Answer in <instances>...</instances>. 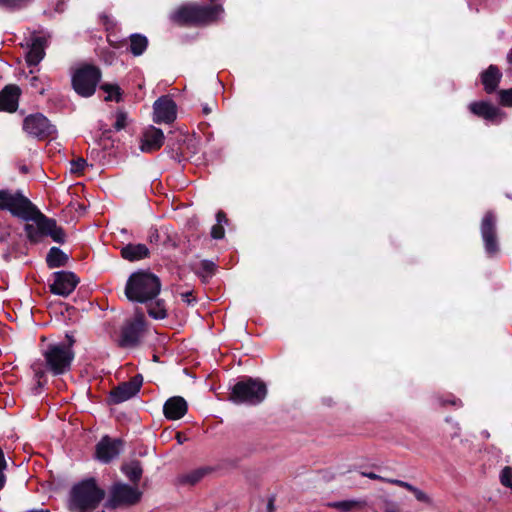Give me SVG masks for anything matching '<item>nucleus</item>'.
Wrapping results in <instances>:
<instances>
[{
    "label": "nucleus",
    "instance_id": "1",
    "mask_svg": "<svg viewBox=\"0 0 512 512\" xmlns=\"http://www.w3.org/2000/svg\"><path fill=\"white\" fill-rule=\"evenodd\" d=\"M104 497V490L97 486L95 480H84L72 487L68 509L71 512H90L98 507Z\"/></svg>",
    "mask_w": 512,
    "mask_h": 512
},
{
    "label": "nucleus",
    "instance_id": "2",
    "mask_svg": "<svg viewBox=\"0 0 512 512\" xmlns=\"http://www.w3.org/2000/svg\"><path fill=\"white\" fill-rule=\"evenodd\" d=\"M161 290L159 278L148 271H137L127 280L125 295L130 301L146 303L154 299Z\"/></svg>",
    "mask_w": 512,
    "mask_h": 512
},
{
    "label": "nucleus",
    "instance_id": "3",
    "mask_svg": "<svg viewBox=\"0 0 512 512\" xmlns=\"http://www.w3.org/2000/svg\"><path fill=\"white\" fill-rule=\"evenodd\" d=\"M24 219L31 221L25 227L27 235L31 240L37 241L40 236L48 235L58 243L64 242L65 237L62 229L57 227L54 220L45 217L39 212L35 206H33L31 212Z\"/></svg>",
    "mask_w": 512,
    "mask_h": 512
},
{
    "label": "nucleus",
    "instance_id": "4",
    "mask_svg": "<svg viewBox=\"0 0 512 512\" xmlns=\"http://www.w3.org/2000/svg\"><path fill=\"white\" fill-rule=\"evenodd\" d=\"M267 395L266 385L253 378L236 383L229 399L236 404L256 405L261 403Z\"/></svg>",
    "mask_w": 512,
    "mask_h": 512
},
{
    "label": "nucleus",
    "instance_id": "5",
    "mask_svg": "<svg viewBox=\"0 0 512 512\" xmlns=\"http://www.w3.org/2000/svg\"><path fill=\"white\" fill-rule=\"evenodd\" d=\"M70 343L51 344L43 352L45 363L53 374H63L69 370L74 359V352Z\"/></svg>",
    "mask_w": 512,
    "mask_h": 512
},
{
    "label": "nucleus",
    "instance_id": "6",
    "mask_svg": "<svg viewBox=\"0 0 512 512\" xmlns=\"http://www.w3.org/2000/svg\"><path fill=\"white\" fill-rule=\"evenodd\" d=\"M101 73L98 68L84 65L78 68L72 76V85L77 94L89 97L94 94Z\"/></svg>",
    "mask_w": 512,
    "mask_h": 512
},
{
    "label": "nucleus",
    "instance_id": "7",
    "mask_svg": "<svg viewBox=\"0 0 512 512\" xmlns=\"http://www.w3.org/2000/svg\"><path fill=\"white\" fill-rule=\"evenodd\" d=\"M223 13L220 5L212 7H202L198 5H189L182 7L178 13V19L184 22L196 24H205L218 19Z\"/></svg>",
    "mask_w": 512,
    "mask_h": 512
},
{
    "label": "nucleus",
    "instance_id": "8",
    "mask_svg": "<svg viewBox=\"0 0 512 512\" xmlns=\"http://www.w3.org/2000/svg\"><path fill=\"white\" fill-rule=\"evenodd\" d=\"M33 204L24 196L19 193H12L7 190H0V207L1 209H7L12 214L25 218L31 209Z\"/></svg>",
    "mask_w": 512,
    "mask_h": 512
},
{
    "label": "nucleus",
    "instance_id": "9",
    "mask_svg": "<svg viewBox=\"0 0 512 512\" xmlns=\"http://www.w3.org/2000/svg\"><path fill=\"white\" fill-rule=\"evenodd\" d=\"M53 277L50 290L53 294L63 297L70 295L79 283L78 277L70 271L55 272Z\"/></svg>",
    "mask_w": 512,
    "mask_h": 512
},
{
    "label": "nucleus",
    "instance_id": "10",
    "mask_svg": "<svg viewBox=\"0 0 512 512\" xmlns=\"http://www.w3.org/2000/svg\"><path fill=\"white\" fill-rule=\"evenodd\" d=\"M153 110V120L156 123H171L176 119V104L167 96L156 100Z\"/></svg>",
    "mask_w": 512,
    "mask_h": 512
},
{
    "label": "nucleus",
    "instance_id": "11",
    "mask_svg": "<svg viewBox=\"0 0 512 512\" xmlns=\"http://www.w3.org/2000/svg\"><path fill=\"white\" fill-rule=\"evenodd\" d=\"M24 130L35 137H45L53 133L54 127L43 115H31L25 118L23 124Z\"/></svg>",
    "mask_w": 512,
    "mask_h": 512
},
{
    "label": "nucleus",
    "instance_id": "12",
    "mask_svg": "<svg viewBox=\"0 0 512 512\" xmlns=\"http://www.w3.org/2000/svg\"><path fill=\"white\" fill-rule=\"evenodd\" d=\"M111 493L113 506L135 504L141 497V492L137 488L125 484H116Z\"/></svg>",
    "mask_w": 512,
    "mask_h": 512
},
{
    "label": "nucleus",
    "instance_id": "13",
    "mask_svg": "<svg viewBox=\"0 0 512 512\" xmlns=\"http://www.w3.org/2000/svg\"><path fill=\"white\" fill-rule=\"evenodd\" d=\"M469 110L478 117H481L495 124H499L505 117L503 111L491 103L485 101L470 103Z\"/></svg>",
    "mask_w": 512,
    "mask_h": 512
},
{
    "label": "nucleus",
    "instance_id": "14",
    "mask_svg": "<svg viewBox=\"0 0 512 512\" xmlns=\"http://www.w3.org/2000/svg\"><path fill=\"white\" fill-rule=\"evenodd\" d=\"M144 329V315L136 314L134 319L123 328L121 344L123 346L135 345Z\"/></svg>",
    "mask_w": 512,
    "mask_h": 512
},
{
    "label": "nucleus",
    "instance_id": "15",
    "mask_svg": "<svg viewBox=\"0 0 512 512\" xmlns=\"http://www.w3.org/2000/svg\"><path fill=\"white\" fill-rule=\"evenodd\" d=\"M141 385V377H135L131 381L119 385L111 392V401L114 403H121L130 399L138 393Z\"/></svg>",
    "mask_w": 512,
    "mask_h": 512
},
{
    "label": "nucleus",
    "instance_id": "16",
    "mask_svg": "<svg viewBox=\"0 0 512 512\" xmlns=\"http://www.w3.org/2000/svg\"><path fill=\"white\" fill-rule=\"evenodd\" d=\"M122 442L120 440H112L109 437H104L96 447V457L98 460L107 463L121 451Z\"/></svg>",
    "mask_w": 512,
    "mask_h": 512
},
{
    "label": "nucleus",
    "instance_id": "17",
    "mask_svg": "<svg viewBox=\"0 0 512 512\" xmlns=\"http://www.w3.org/2000/svg\"><path fill=\"white\" fill-rule=\"evenodd\" d=\"M164 143V134L161 129L149 127L143 134L140 149L142 152H153L158 150Z\"/></svg>",
    "mask_w": 512,
    "mask_h": 512
},
{
    "label": "nucleus",
    "instance_id": "18",
    "mask_svg": "<svg viewBox=\"0 0 512 512\" xmlns=\"http://www.w3.org/2000/svg\"><path fill=\"white\" fill-rule=\"evenodd\" d=\"M187 402L180 396L169 398L163 407L164 415L169 420H178L187 412Z\"/></svg>",
    "mask_w": 512,
    "mask_h": 512
},
{
    "label": "nucleus",
    "instance_id": "19",
    "mask_svg": "<svg viewBox=\"0 0 512 512\" xmlns=\"http://www.w3.org/2000/svg\"><path fill=\"white\" fill-rule=\"evenodd\" d=\"M21 90L16 85H8L0 92V110L13 112L18 107Z\"/></svg>",
    "mask_w": 512,
    "mask_h": 512
},
{
    "label": "nucleus",
    "instance_id": "20",
    "mask_svg": "<svg viewBox=\"0 0 512 512\" xmlns=\"http://www.w3.org/2000/svg\"><path fill=\"white\" fill-rule=\"evenodd\" d=\"M495 218L488 213L482 220L481 232L485 242L487 252L494 253L497 251V243L494 234Z\"/></svg>",
    "mask_w": 512,
    "mask_h": 512
},
{
    "label": "nucleus",
    "instance_id": "21",
    "mask_svg": "<svg viewBox=\"0 0 512 512\" xmlns=\"http://www.w3.org/2000/svg\"><path fill=\"white\" fill-rule=\"evenodd\" d=\"M501 77L502 74L496 66H489L488 69L481 74L485 91L488 93L493 92L497 88Z\"/></svg>",
    "mask_w": 512,
    "mask_h": 512
},
{
    "label": "nucleus",
    "instance_id": "22",
    "mask_svg": "<svg viewBox=\"0 0 512 512\" xmlns=\"http://www.w3.org/2000/svg\"><path fill=\"white\" fill-rule=\"evenodd\" d=\"M45 41L42 38H36L32 42L26 55V61L29 65H37L45 55Z\"/></svg>",
    "mask_w": 512,
    "mask_h": 512
},
{
    "label": "nucleus",
    "instance_id": "23",
    "mask_svg": "<svg viewBox=\"0 0 512 512\" xmlns=\"http://www.w3.org/2000/svg\"><path fill=\"white\" fill-rule=\"evenodd\" d=\"M121 253L125 259L136 261L147 257L149 250L144 244H130L123 247Z\"/></svg>",
    "mask_w": 512,
    "mask_h": 512
},
{
    "label": "nucleus",
    "instance_id": "24",
    "mask_svg": "<svg viewBox=\"0 0 512 512\" xmlns=\"http://www.w3.org/2000/svg\"><path fill=\"white\" fill-rule=\"evenodd\" d=\"M67 255L57 247H52L47 255L46 261L50 268L60 267L66 264Z\"/></svg>",
    "mask_w": 512,
    "mask_h": 512
},
{
    "label": "nucleus",
    "instance_id": "25",
    "mask_svg": "<svg viewBox=\"0 0 512 512\" xmlns=\"http://www.w3.org/2000/svg\"><path fill=\"white\" fill-rule=\"evenodd\" d=\"M130 50L135 56L141 55L147 48L148 40L145 36L134 34L130 38Z\"/></svg>",
    "mask_w": 512,
    "mask_h": 512
},
{
    "label": "nucleus",
    "instance_id": "26",
    "mask_svg": "<svg viewBox=\"0 0 512 512\" xmlns=\"http://www.w3.org/2000/svg\"><path fill=\"white\" fill-rule=\"evenodd\" d=\"M147 312L150 317L154 319H164L167 316V310L164 305V302L161 300H157L156 302H152L148 305Z\"/></svg>",
    "mask_w": 512,
    "mask_h": 512
},
{
    "label": "nucleus",
    "instance_id": "27",
    "mask_svg": "<svg viewBox=\"0 0 512 512\" xmlns=\"http://www.w3.org/2000/svg\"><path fill=\"white\" fill-rule=\"evenodd\" d=\"M329 506L338 509L341 512H348L352 509L361 508L364 506V502L358 500H344L330 503Z\"/></svg>",
    "mask_w": 512,
    "mask_h": 512
},
{
    "label": "nucleus",
    "instance_id": "28",
    "mask_svg": "<svg viewBox=\"0 0 512 512\" xmlns=\"http://www.w3.org/2000/svg\"><path fill=\"white\" fill-rule=\"evenodd\" d=\"M123 472L132 481H138L142 475V468L136 462L127 464L123 467Z\"/></svg>",
    "mask_w": 512,
    "mask_h": 512
},
{
    "label": "nucleus",
    "instance_id": "29",
    "mask_svg": "<svg viewBox=\"0 0 512 512\" xmlns=\"http://www.w3.org/2000/svg\"><path fill=\"white\" fill-rule=\"evenodd\" d=\"M102 89L107 93V96H105L106 101L120 100V92L118 86L105 84L102 86Z\"/></svg>",
    "mask_w": 512,
    "mask_h": 512
},
{
    "label": "nucleus",
    "instance_id": "30",
    "mask_svg": "<svg viewBox=\"0 0 512 512\" xmlns=\"http://www.w3.org/2000/svg\"><path fill=\"white\" fill-rule=\"evenodd\" d=\"M500 483L512 490V468L509 466L504 467L500 472Z\"/></svg>",
    "mask_w": 512,
    "mask_h": 512
},
{
    "label": "nucleus",
    "instance_id": "31",
    "mask_svg": "<svg viewBox=\"0 0 512 512\" xmlns=\"http://www.w3.org/2000/svg\"><path fill=\"white\" fill-rule=\"evenodd\" d=\"M87 166V162L83 158H77L70 163V172L74 175H80Z\"/></svg>",
    "mask_w": 512,
    "mask_h": 512
},
{
    "label": "nucleus",
    "instance_id": "32",
    "mask_svg": "<svg viewBox=\"0 0 512 512\" xmlns=\"http://www.w3.org/2000/svg\"><path fill=\"white\" fill-rule=\"evenodd\" d=\"M500 103L503 106L512 107V88L499 92Z\"/></svg>",
    "mask_w": 512,
    "mask_h": 512
},
{
    "label": "nucleus",
    "instance_id": "33",
    "mask_svg": "<svg viewBox=\"0 0 512 512\" xmlns=\"http://www.w3.org/2000/svg\"><path fill=\"white\" fill-rule=\"evenodd\" d=\"M127 122V116L123 112H118L116 115V121L114 127L116 130H121L125 128Z\"/></svg>",
    "mask_w": 512,
    "mask_h": 512
},
{
    "label": "nucleus",
    "instance_id": "34",
    "mask_svg": "<svg viewBox=\"0 0 512 512\" xmlns=\"http://www.w3.org/2000/svg\"><path fill=\"white\" fill-rule=\"evenodd\" d=\"M206 473V469H198L187 475V480L191 483L198 482Z\"/></svg>",
    "mask_w": 512,
    "mask_h": 512
},
{
    "label": "nucleus",
    "instance_id": "35",
    "mask_svg": "<svg viewBox=\"0 0 512 512\" xmlns=\"http://www.w3.org/2000/svg\"><path fill=\"white\" fill-rule=\"evenodd\" d=\"M410 491L414 494L417 500L421 502H429V497L422 490L413 486Z\"/></svg>",
    "mask_w": 512,
    "mask_h": 512
},
{
    "label": "nucleus",
    "instance_id": "36",
    "mask_svg": "<svg viewBox=\"0 0 512 512\" xmlns=\"http://www.w3.org/2000/svg\"><path fill=\"white\" fill-rule=\"evenodd\" d=\"M211 235L214 239H221L224 236V229L221 224H216L211 229Z\"/></svg>",
    "mask_w": 512,
    "mask_h": 512
},
{
    "label": "nucleus",
    "instance_id": "37",
    "mask_svg": "<svg viewBox=\"0 0 512 512\" xmlns=\"http://www.w3.org/2000/svg\"><path fill=\"white\" fill-rule=\"evenodd\" d=\"M387 482L392 483V484H395V485H398V486H400V487H403V488H405V489H407V490H409V491H410V490L412 489V487H413L411 484H409V483H407V482H404V481H401V480H396V479H389V480H387Z\"/></svg>",
    "mask_w": 512,
    "mask_h": 512
},
{
    "label": "nucleus",
    "instance_id": "38",
    "mask_svg": "<svg viewBox=\"0 0 512 512\" xmlns=\"http://www.w3.org/2000/svg\"><path fill=\"white\" fill-rule=\"evenodd\" d=\"M182 300L186 302L187 304H190L193 301L192 293L191 292H185L181 294Z\"/></svg>",
    "mask_w": 512,
    "mask_h": 512
},
{
    "label": "nucleus",
    "instance_id": "39",
    "mask_svg": "<svg viewBox=\"0 0 512 512\" xmlns=\"http://www.w3.org/2000/svg\"><path fill=\"white\" fill-rule=\"evenodd\" d=\"M23 0H0V4L7 6H14L22 2Z\"/></svg>",
    "mask_w": 512,
    "mask_h": 512
},
{
    "label": "nucleus",
    "instance_id": "40",
    "mask_svg": "<svg viewBox=\"0 0 512 512\" xmlns=\"http://www.w3.org/2000/svg\"><path fill=\"white\" fill-rule=\"evenodd\" d=\"M5 469H6V467L0 466V489H2L4 487V484H5V481H6L5 475L3 473V471Z\"/></svg>",
    "mask_w": 512,
    "mask_h": 512
},
{
    "label": "nucleus",
    "instance_id": "41",
    "mask_svg": "<svg viewBox=\"0 0 512 512\" xmlns=\"http://www.w3.org/2000/svg\"><path fill=\"white\" fill-rule=\"evenodd\" d=\"M217 224H222V222H226V217L223 212H218L217 214Z\"/></svg>",
    "mask_w": 512,
    "mask_h": 512
},
{
    "label": "nucleus",
    "instance_id": "42",
    "mask_svg": "<svg viewBox=\"0 0 512 512\" xmlns=\"http://www.w3.org/2000/svg\"><path fill=\"white\" fill-rule=\"evenodd\" d=\"M365 476H367L370 479H382L379 475H377L375 473H367V474H365Z\"/></svg>",
    "mask_w": 512,
    "mask_h": 512
},
{
    "label": "nucleus",
    "instance_id": "43",
    "mask_svg": "<svg viewBox=\"0 0 512 512\" xmlns=\"http://www.w3.org/2000/svg\"><path fill=\"white\" fill-rule=\"evenodd\" d=\"M39 81L38 77L34 76L31 78V86L32 87H37V82Z\"/></svg>",
    "mask_w": 512,
    "mask_h": 512
},
{
    "label": "nucleus",
    "instance_id": "44",
    "mask_svg": "<svg viewBox=\"0 0 512 512\" xmlns=\"http://www.w3.org/2000/svg\"><path fill=\"white\" fill-rule=\"evenodd\" d=\"M34 371H35V374L37 377H39V378L42 377L43 372L40 371L36 366H34Z\"/></svg>",
    "mask_w": 512,
    "mask_h": 512
},
{
    "label": "nucleus",
    "instance_id": "45",
    "mask_svg": "<svg viewBox=\"0 0 512 512\" xmlns=\"http://www.w3.org/2000/svg\"><path fill=\"white\" fill-rule=\"evenodd\" d=\"M384 512H400L398 509L394 507H387Z\"/></svg>",
    "mask_w": 512,
    "mask_h": 512
},
{
    "label": "nucleus",
    "instance_id": "46",
    "mask_svg": "<svg viewBox=\"0 0 512 512\" xmlns=\"http://www.w3.org/2000/svg\"><path fill=\"white\" fill-rule=\"evenodd\" d=\"M507 60H508L509 63H512V50L507 55Z\"/></svg>",
    "mask_w": 512,
    "mask_h": 512
},
{
    "label": "nucleus",
    "instance_id": "47",
    "mask_svg": "<svg viewBox=\"0 0 512 512\" xmlns=\"http://www.w3.org/2000/svg\"><path fill=\"white\" fill-rule=\"evenodd\" d=\"M176 438H177L178 443H179V444H182V442H183V441H182V438H181V434H180V433H177Z\"/></svg>",
    "mask_w": 512,
    "mask_h": 512
}]
</instances>
